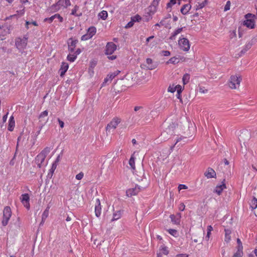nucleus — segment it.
I'll return each mask as SVG.
<instances>
[{
	"label": "nucleus",
	"instance_id": "33",
	"mask_svg": "<svg viewBox=\"0 0 257 257\" xmlns=\"http://www.w3.org/2000/svg\"><path fill=\"white\" fill-rule=\"evenodd\" d=\"M160 250L165 255H167L169 253V250L167 247L164 246V245L161 246Z\"/></svg>",
	"mask_w": 257,
	"mask_h": 257
},
{
	"label": "nucleus",
	"instance_id": "14",
	"mask_svg": "<svg viewBox=\"0 0 257 257\" xmlns=\"http://www.w3.org/2000/svg\"><path fill=\"white\" fill-rule=\"evenodd\" d=\"M101 207L100 205V202L99 199L96 200V204L95 206V213L97 217H99L101 214Z\"/></svg>",
	"mask_w": 257,
	"mask_h": 257
},
{
	"label": "nucleus",
	"instance_id": "8",
	"mask_svg": "<svg viewBox=\"0 0 257 257\" xmlns=\"http://www.w3.org/2000/svg\"><path fill=\"white\" fill-rule=\"evenodd\" d=\"M116 49V45L112 42H109L106 46L105 54L110 55L112 54Z\"/></svg>",
	"mask_w": 257,
	"mask_h": 257
},
{
	"label": "nucleus",
	"instance_id": "10",
	"mask_svg": "<svg viewBox=\"0 0 257 257\" xmlns=\"http://www.w3.org/2000/svg\"><path fill=\"white\" fill-rule=\"evenodd\" d=\"M140 190V187L137 185L134 188L127 190L126 191V195L128 197H131L133 195H136L139 192Z\"/></svg>",
	"mask_w": 257,
	"mask_h": 257
},
{
	"label": "nucleus",
	"instance_id": "25",
	"mask_svg": "<svg viewBox=\"0 0 257 257\" xmlns=\"http://www.w3.org/2000/svg\"><path fill=\"white\" fill-rule=\"evenodd\" d=\"M29 196L28 194H24L22 195L21 198V201L23 204L27 203L29 201Z\"/></svg>",
	"mask_w": 257,
	"mask_h": 257
},
{
	"label": "nucleus",
	"instance_id": "44",
	"mask_svg": "<svg viewBox=\"0 0 257 257\" xmlns=\"http://www.w3.org/2000/svg\"><path fill=\"white\" fill-rule=\"evenodd\" d=\"M48 114V112L47 110H45L43 111L40 115L39 118L42 119L43 117L47 116Z\"/></svg>",
	"mask_w": 257,
	"mask_h": 257
},
{
	"label": "nucleus",
	"instance_id": "51",
	"mask_svg": "<svg viewBox=\"0 0 257 257\" xmlns=\"http://www.w3.org/2000/svg\"><path fill=\"white\" fill-rule=\"evenodd\" d=\"M134 24V22H133V20H131V21L128 22L127 25L125 26V28H130L133 26Z\"/></svg>",
	"mask_w": 257,
	"mask_h": 257
},
{
	"label": "nucleus",
	"instance_id": "35",
	"mask_svg": "<svg viewBox=\"0 0 257 257\" xmlns=\"http://www.w3.org/2000/svg\"><path fill=\"white\" fill-rule=\"evenodd\" d=\"M135 158L132 156L129 160V165L131 166V168L133 170L135 169Z\"/></svg>",
	"mask_w": 257,
	"mask_h": 257
},
{
	"label": "nucleus",
	"instance_id": "12",
	"mask_svg": "<svg viewBox=\"0 0 257 257\" xmlns=\"http://www.w3.org/2000/svg\"><path fill=\"white\" fill-rule=\"evenodd\" d=\"M78 42L77 40H73L70 39L68 42V50L70 53H73Z\"/></svg>",
	"mask_w": 257,
	"mask_h": 257
},
{
	"label": "nucleus",
	"instance_id": "4",
	"mask_svg": "<svg viewBox=\"0 0 257 257\" xmlns=\"http://www.w3.org/2000/svg\"><path fill=\"white\" fill-rule=\"evenodd\" d=\"M28 37H24L23 38H18L16 40L15 45L20 50H24L27 45Z\"/></svg>",
	"mask_w": 257,
	"mask_h": 257
},
{
	"label": "nucleus",
	"instance_id": "15",
	"mask_svg": "<svg viewBox=\"0 0 257 257\" xmlns=\"http://www.w3.org/2000/svg\"><path fill=\"white\" fill-rule=\"evenodd\" d=\"M204 175L207 178H214L216 177V172L213 169L208 168L207 170L204 173Z\"/></svg>",
	"mask_w": 257,
	"mask_h": 257
},
{
	"label": "nucleus",
	"instance_id": "57",
	"mask_svg": "<svg viewBox=\"0 0 257 257\" xmlns=\"http://www.w3.org/2000/svg\"><path fill=\"white\" fill-rule=\"evenodd\" d=\"M162 53L165 56H168L170 55V52L169 51H162Z\"/></svg>",
	"mask_w": 257,
	"mask_h": 257
},
{
	"label": "nucleus",
	"instance_id": "56",
	"mask_svg": "<svg viewBox=\"0 0 257 257\" xmlns=\"http://www.w3.org/2000/svg\"><path fill=\"white\" fill-rule=\"evenodd\" d=\"M58 121L59 122V124L60 125V126L61 127V128H63L64 127V122L61 120L60 118H58Z\"/></svg>",
	"mask_w": 257,
	"mask_h": 257
},
{
	"label": "nucleus",
	"instance_id": "55",
	"mask_svg": "<svg viewBox=\"0 0 257 257\" xmlns=\"http://www.w3.org/2000/svg\"><path fill=\"white\" fill-rule=\"evenodd\" d=\"M31 24L34 26H37V24L36 22H35V21H34L32 23H31L30 22H26V27H27V29H28V28H29L28 25L30 24Z\"/></svg>",
	"mask_w": 257,
	"mask_h": 257
},
{
	"label": "nucleus",
	"instance_id": "21",
	"mask_svg": "<svg viewBox=\"0 0 257 257\" xmlns=\"http://www.w3.org/2000/svg\"><path fill=\"white\" fill-rule=\"evenodd\" d=\"M191 6L189 4H185L181 9V12L183 15H186L191 9Z\"/></svg>",
	"mask_w": 257,
	"mask_h": 257
},
{
	"label": "nucleus",
	"instance_id": "23",
	"mask_svg": "<svg viewBox=\"0 0 257 257\" xmlns=\"http://www.w3.org/2000/svg\"><path fill=\"white\" fill-rule=\"evenodd\" d=\"M243 247H237V251L236 252H235L233 255L232 257H241L243 255V251H242Z\"/></svg>",
	"mask_w": 257,
	"mask_h": 257
},
{
	"label": "nucleus",
	"instance_id": "58",
	"mask_svg": "<svg viewBox=\"0 0 257 257\" xmlns=\"http://www.w3.org/2000/svg\"><path fill=\"white\" fill-rule=\"evenodd\" d=\"M64 3H65V6H64L65 8H67L68 6H69L71 5V2H70V0H65Z\"/></svg>",
	"mask_w": 257,
	"mask_h": 257
},
{
	"label": "nucleus",
	"instance_id": "41",
	"mask_svg": "<svg viewBox=\"0 0 257 257\" xmlns=\"http://www.w3.org/2000/svg\"><path fill=\"white\" fill-rule=\"evenodd\" d=\"M49 214V211L48 209H46L43 213L42 215V218L43 220H46V219L48 216Z\"/></svg>",
	"mask_w": 257,
	"mask_h": 257
},
{
	"label": "nucleus",
	"instance_id": "48",
	"mask_svg": "<svg viewBox=\"0 0 257 257\" xmlns=\"http://www.w3.org/2000/svg\"><path fill=\"white\" fill-rule=\"evenodd\" d=\"M89 36H90L89 35V34L87 33L86 34L84 35L81 37V40L83 41H85L89 39H90L91 37H89Z\"/></svg>",
	"mask_w": 257,
	"mask_h": 257
},
{
	"label": "nucleus",
	"instance_id": "60",
	"mask_svg": "<svg viewBox=\"0 0 257 257\" xmlns=\"http://www.w3.org/2000/svg\"><path fill=\"white\" fill-rule=\"evenodd\" d=\"M165 25L164 24V20H162L159 23H157L155 26H159V27H160V26H163Z\"/></svg>",
	"mask_w": 257,
	"mask_h": 257
},
{
	"label": "nucleus",
	"instance_id": "62",
	"mask_svg": "<svg viewBox=\"0 0 257 257\" xmlns=\"http://www.w3.org/2000/svg\"><path fill=\"white\" fill-rule=\"evenodd\" d=\"M8 112L6 114L4 115L3 117V122L4 123L6 121L8 117Z\"/></svg>",
	"mask_w": 257,
	"mask_h": 257
},
{
	"label": "nucleus",
	"instance_id": "45",
	"mask_svg": "<svg viewBox=\"0 0 257 257\" xmlns=\"http://www.w3.org/2000/svg\"><path fill=\"white\" fill-rule=\"evenodd\" d=\"M230 4H231V3L229 1H228L226 2V4L225 6L224 9V11H227L230 9Z\"/></svg>",
	"mask_w": 257,
	"mask_h": 257
},
{
	"label": "nucleus",
	"instance_id": "26",
	"mask_svg": "<svg viewBox=\"0 0 257 257\" xmlns=\"http://www.w3.org/2000/svg\"><path fill=\"white\" fill-rule=\"evenodd\" d=\"M183 30V28H178L177 30H176L173 33H172L171 36L170 37V39L171 40H174L175 37L180 33Z\"/></svg>",
	"mask_w": 257,
	"mask_h": 257
},
{
	"label": "nucleus",
	"instance_id": "39",
	"mask_svg": "<svg viewBox=\"0 0 257 257\" xmlns=\"http://www.w3.org/2000/svg\"><path fill=\"white\" fill-rule=\"evenodd\" d=\"M168 231L170 234L176 237L178 235V232L176 229H169V230H168Z\"/></svg>",
	"mask_w": 257,
	"mask_h": 257
},
{
	"label": "nucleus",
	"instance_id": "28",
	"mask_svg": "<svg viewBox=\"0 0 257 257\" xmlns=\"http://www.w3.org/2000/svg\"><path fill=\"white\" fill-rule=\"evenodd\" d=\"M96 33V29L94 27H90L88 29L87 34L90 36L89 37L92 38Z\"/></svg>",
	"mask_w": 257,
	"mask_h": 257
},
{
	"label": "nucleus",
	"instance_id": "36",
	"mask_svg": "<svg viewBox=\"0 0 257 257\" xmlns=\"http://www.w3.org/2000/svg\"><path fill=\"white\" fill-rule=\"evenodd\" d=\"M76 55H74V54H69L68 56H67V60L68 61H69L70 62H74L75 61V60L76 59Z\"/></svg>",
	"mask_w": 257,
	"mask_h": 257
},
{
	"label": "nucleus",
	"instance_id": "1",
	"mask_svg": "<svg viewBox=\"0 0 257 257\" xmlns=\"http://www.w3.org/2000/svg\"><path fill=\"white\" fill-rule=\"evenodd\" d=\"M176 124L172 122L165 130L161 133L160 137V140L162 141H166L168 140L170 137L173 135L174 133V130L176 128Z\"/></svg>",
	"mask_w": 257,
	"mask_h": 257
},
{
	"label": "nucleus",
	"instance_id": "31",
	"mask_svg": "<svg viewBox=\"0 0 257 257\" xmlns=\"http://www.w3.org/2000/svg\"><path fill=\"white\" fill-rule=\"evenodd\" d=\"M120 211H117L116 213H114L113 215V218L111 219V221H114L117 220L121 217Z\"/></svg>",
	"mask_w": 257,
	"mask_h": 257
},
{
	"label": "nucleus",
	"instance_id": "6",
	"mask_svg": "<svg viewBox=\"0 0 257 257\" xmlns=\"http://www.w3.org/2000/svg\"><path fill=\"white\" fill-rule=\"evenodd\" d=\"M257 42V38H253L250 41L246 43L243 48V49L240 51L239 56L245 54L249 49H250L251 46Z\"/></svg>",
	"mask_w": 257,
	"mask_h": 257
},
{
	"label": "nucleus",
	"instance_id": "34",
	"mask_svg": "<svg viewBox=\"0 0 257 257\" xmlns=\"http://www.w3.org/2000/svg\"><path fill=\"white\" fill-rule=\"evenodd\" d=\"M120 73V71L116 70L114 71V72L109 74L108 75V77H109V79L110 80H112L113 78H114L116 76H117L119 73Z\"/></svg>",
	"mask_w": 257,
	"mask_h": 257
},
{
	"label": "nucleus",
	"instance_id": "42",
	"mask_svg": "<svg viewBox=\"0 0 257 257\" xmlns=\"http://www.w3.org/2000/svg\"><path fill=\"white\" fill-rule=\"evenodd\" d=\"M56 19V14L51 16L50 18H45L44 20V22H49V23H51L53 22V21Z\"/></svg>",
	"mask_w": 257,
	"mask_h": 257
},
{
	"label": "nucleus",
	"instance_id": "9",
	"mask_svg": "<svg viewBox=\"0 0 257 257\" xmlns=\"http://www.w3.org/2000/svg\"><path fill=\"white\" fill-rule=\"evenodd\" d=\"M208 3V0H196L195 2L196 10L201 9L204 8Z\"/></svg>",
	"mask_w": 257,
	"mask_h": 257
},
{
	"label": "nucleus",
	"instance_id": "11",
	"mask_svg": "<svg viewBox=\"0 0 257 257\" xmlns=\"http://www.w3.org/2000/svg\"><path fill=\"white\" fill-rule=\"evenodd\" d=\"M65 6V3L64 0H59L56 4H54L52 6L51 9L52 11H58L60 7Z\"/></svg>",
	"mask_w": 257,
	"mask_h": 257
},
{
	"label": "nucleus",
	"instance_id": "59",
	"mask_svg": "<svg viewBox=\"0 0 257 257\" xmlns=\"http://www.w3.org/2000/svg\"><path fill=\"white\" fill-rule=\"evenodd\" d=\"M237 247H239L240 248V247H243L241 241V240H240V239L239 238H237Z\"/></svg>",
	"mask_w": 257,
	"mask_h": 257
},
{
	"label": "nucleus",
	"instance_id": "16",
	"mask_svg": "<svg viewBox=\"0 0 257 257\" xmlns=\"http://www.w3.org/2000/svg\"><path fill=\"white\" fill-rule=\"evenodd\" d=\"M146 63V67L149 70H153L157 66V63H153V60L151 58L147 59Z\"/></svg>",
	"mask_w": 257,
	"mask_h": 257
},
{
	"label": "nucleus",
	"instance_id": "32",
	"mask_svg": "<svg viewBox=\"0 0 257 257\" xmlns=\"http://www.w3.org/2000/svg\"><path fill=\"white\" fill-rule=\"evenodd\" d=\"M189 79H190V75L188 73L185 74L182 78V81H183V84L184 85L186 84L189 82Z\"/></svg>",
	"mask_w": 257,
	"mask_h": 257
},
{
	"label": "nucleus",
	"instance_id": "63",
	"mask_svg": "<svg viewBox=\"0 0 257 257\" xmlns=\"http://www.w3.org/2000/svg\"><path fill=\"white\" fill-rule=\"evenodd\" d=\"M107 58L109 59V60H113L114 59H116V56L115 55H112V56H108Z\"/></svg>",
	"mask_w": 257,
	"mask_h": 257
},
{
	"label": "nucleus",
	"instance_id": "50",
	"mask_svg": "<svg viewBox=\"0 0 257 257\" xmlns=\"http://www.w3.org/2000/svg\"><path fill=\"white\" fill-rule=\"evenodd\" d=\"M84 174L82 172H80L76 176V179L77 180H81L83 178Z\"/></svg>",
	"mask_w": 257,
	"mask_h": 257
},
{
	"label": "nucleus",
	"instance_id": "7",
	"mask_svg": "<svg viewBox=\"0 0 257 257\" xmlns=\"http://www.w3.org/2000/svg\"><path fill=\"white\" fill-rule=\"evenodd\" d=\"M120 122V119L118 118H113L112 121L107 124L106 131L110 132L111 130L115 129Z\"/></svg>",
	"mask_w": 257,
	"mask_h": 257
},
{
	"label": "nucleus",
	"instance_id": "38",
	"mask_svg": "<svg viewBox=\"0 0 257 257\" xmlns=\"http://www.w3.org/2000/svg\"><path fill=\"white\" fill-rule=\"evenodd\" d=\"M50 152V148L46 147L40 153V154L44 155L45 157H46V156Z\"/></svg>",
	"mask_w": 257,
	"mask_h": 257
},
{
	"label": "nucleus",
	"instance_id": "46",
	"mask_svg": "<svg viewBox=\"0 0 257 257\" xmlns=\"http://www.w3.org/2000/svg\"><path fill=\"white\" fill-rule=\"evenodd\" d=\"M176 90L177 91V93H178V95H180V93L182 92V87L180 85H177L175 87Z\"/></svg>",
	"mask_w": 257,
	"mask_h": 257
},
{
	"label": "nucleus",
	"instance_id": "64",
	"mask_svg": "<svg viewBox=\"0 0 257 257\" xmlns=\"http://www.w3.org/2000/svg\"><path fill=\"white\" fill-rule=\"evenodd\" d=\"M81 50L80 49L78 48L76 50V51L74 52V54L76 55V56L77 55H79L81 53Z\"/></svg>",
	"mask_w": 257,
	"mask_h": 257
},
{
	"label": "nucleus",
	"instance_id": "24",
	"mask_svg": "<svg viewBox=\"0 0 257 257\" xmlns=\"http://www.w3.org/2000/svg\"><path fill=\"white\" fill-rule=\"evenodd\" d=\"M249 204L252 209H255L257 207V199L254 197L250 201Z\"/></svg>",
	"mask_w": 257,
	"mask_h": 257
},
{
	"label": "nucleus",
	"instance_id": "54",
	"mask_svg": "<svg viewBox=\"0 0 257 257\" xmlns=\"http://www.w3.org/2000/svg\"><path fill=\"white\" fill-rule=\"evenodd\" d=\"M168 90L169 92H171L173 93L176 91V88H175V87H174L173 86H170L168 87Z\"/></svg>",
	"mask_w": 257,
	"mask_h": 257
},
{
	"label": "nucleus",
	"instance_id": "27",
	"mask_svg": "<svg viewBox=\"0 0 257 257\" xmlns=\"http://www.w3.org/2000/svg\"><path fill=\"white\" fill-rule=\"evenodd\" d=\"M225 241L226 242H228L230 240V234L231 233V231L230 230L228 229H225Z\"/></svg>",
	"mask_w": 257,
	"mask_h": 257
},
{
	"label": "nucleus",
	"instance_id": "17",
	"mask_svg": "<svg viewBox=\"0 0 257 257\" xmlns=\"http://www.w3.org/2000/svg\"><path fill=\"white\" fill-rule=\"evenodd\" d=\"M187 142V138L186 137H180L179 138H178L176 142V143L175 144V145L172 147V148H174L175 147V146L176 145H177L179 143H180L179 144V145H178V147L180 146H182L183 145H184L185 143H186Z\"/></svg>",
	"mask_w": 257,
	"mask_h": 257
},
{
	"label": "nucleus",
	"instance_id": "61",
	"mask_svg": "<svg viewBox=\"0 0 257 257\" xmlns=\"http://www.w3.org/2000/svg\"><path fill=\"white\" fill-rule=\"evenodd\" d=\"M56 18L58 19L60 22H63V19L59 14H56Z\"/></svg>",
	"mask_w": 257,
	"mask_h": 257
},
{
	"label": "nucleus",
	"instance_id": "18",
	"mask_svg": "<svg viewBox=\"0 0 257 257\" xmlns=\"http://www.w3.org/2000/svg\"><path fill=\"white\" fill-rule=\"evenodd\" d=\"M225 188H226V185L225 183L223 182H222V184L217 185L216 187V188L214 190V192L219 195L222 193L223 190Z\"/></svg>",
	"mask_w": 257,
	"mask_h": 257
},
{
	"label": "nucleus",
	"instance_id": "53",
	"mask_svg": "<svg viewBox=\"0 0 257 257\" xmlns=\"http://www.w3.org/2000/svg\"><path fill=\"white\" fill-rule=\"evenodd\" d=\"M185 205L183 203H181L179 206V209L180 211H183L185 209Z\"/></svg>",
	"mask_w": 257,
	"mask_h": 257
},
{
	"label": "nucleus",
	"instance_id": "37",
	"mask_svg": "<svg viewBox=\"0 0 257 257\" xmlns=\"http://www.w3.org/2000/svg\"><path fill=\"white\" fill-rule=\"evenodd\" d=\"M170 217L172 222H173L174 224H178L179 223L178 218H177V216H176L175 215L172 214L170 215Z\"/></svg>",
	"mask_w": 257,
	"mask_h": 257
},
{
	"label": "nucleus",
	"instance_id": "40",
	"mask_svg": "<svg viewBox=\"0 0 257 257\" xmlns=\"http://www.w3.org/2000/svg\"><path fill=\"white\" fill-rule=\"evenodd\" d=\"M132 20H133V22H139L140 20H141L142 18L139 15H137L131 18Z\"/></svg>",
	"mask_w": 257,
	"mask_h": 257
},
{
	"label": "nucleus",
	"instance_id": "20",
	"mask_svg": "<svg viewBox=\"0 0 257 257\" xmlns=\"http://www.w3.org/2000/svg\"><path fill=\"white\" fill-rule=\"evenodd\" d=\"M15 126V121L13 116H11L9 121L8 129L9 131H13Z\"/></svg>",
	"mask_w": 257,
	"mask_h": 257
},
{
	"label": "nucleus",
	"instance_id": "52",
	"mask_svg": "<svg viewBox=\"0 0 257 257\" xmlns=\"http://www.w3.org/2000/svg\"><path fill=\"white\" fill-rule=\"evenodd\" d=\"M187 188H188L187 186L184 184H180L178 186V189L179 191L182 189H186Z\"/></svg>",
	"mask_w": 257,
	"mask_h": 257
},
{
	"label": "nucleus",
	"instance_id": "22",
	"mask_svg": "<svg viewBox=\"0 0 257 257\" xmlns=\"http://www.w3.org/2000/svg\"><path fill=\"white\" fill-rule=\"evenodd\" d=\"M68 68V64L66 63H63L60 69V76H63Z\"/></svg>",
	"mask_w": 257,
	"mask_h": 257
},
{
	"label": "nucleus",
	"instance_id": "47",
	"mask_svg": "<svg viewBox=\"0 0 257 257\" xmlns=\"http://www.w3.org/2000/svg\"><path fill=\"white\" fill-rule=\"evenodd\" d=\"M255 16L254 15H252L251 14L248 13L245 15V18L246 20L251 19V18H255Z\"/></svg>",
	"mask_w": 257,
	"mask_h": 257
},
{
	"label": "nucleus",
	"instance_id": "49",
	"mask_svg": "<svg viewBox=\"0 0 257 257\" xmlns=\"http://www.w3.org/2000/svg\"><path fill=\"white\" fill-rule=\"evenodd\" d=\"M79 7L77 6H75L74 8L72 10L71 15L76 16V12L78 10Z\"/></svg>",
	"mask_w": 257,
	"mask_h": 257
},
{
	"label": "nucleus",
	"instance_id": "43",
	"mask_svg": "<svg viewBox=\"0 0 257 257\" xmlns=\"http://www.w3.org/2000/svg\"><path fill=\"white\" fill-rule=\"evenodd\" d=\"M161 0H153L152 4H151V6H150V7L152 8V7H154V9H155L156 8V7L159 4V2Z\"/></svg>",
	"mask_w": 257,
	"mask_h": 257
},
{
	"label": "nucleus",
	"instance_id": "5",
	"mask_svg": "<svg viewBox=\"0 0 257 257\" xmlns=\"http://www.w3.org/2000/svg\"><path fill=\"white\" fill-rule=\"evenodd\" d=\"M178 44L181 49L184 51H188L190 49L189 41L186 38H183L180 39L178 41Z\"/></svg>",
	"mask_w": 257,
	"mask_h": 257
},
{
	"label": "nucleus",
	"instance_id": "13",
	"mask_svg": "<svg viewBox=\"0 0 257 257\" xmlns=\"http://www.w3.org/2000/svg\"><path fill=\"white\" fill-rule=\"evenodd\" d=\"M46 157L44 155L39 154L35 159V162L39 168H41V165L44 162Z\"/></svg>",
	"mask_w": 257,
	"mask_h": 257
},
{
	"label": "nucleus",
	"instance_id": "30",
	"mask_svg": "<svg viewBox=\"0 0 257 257\" xmlns=\"http://www.w3.org/2000/svg\"><path fill=\"white\" fill-rule=\"evenodd\" d=\"M179 62V60L178 58H176V57H172L167 62V64H169V63H172V64H177Z\"/></svg>",
	"mask_w": 257,
	"mask_h": 257
},
{
	"label": "nucleus",
	"instance_id": "19",
	"mask_svg": "<svg viewBox=\"0 0 257 257\" xmlns=\"http://www.w3.org/2000/svg\"><path fill=\"white\" fill-rule=\"evenodd\" d=\"M243 25L248 28L253 29L254 27V21L252 19L246 20L243 22Z\"/></svg>",
	"mask_w": 257,
	"mask_h": 257
},
{
	"label": "nucleus",
	"instance_id": "3",
	"mask_svg": "<svg viewBox=\"0 0 257 257\" xmlns=\"http://www.w3.org/2000/svg\"><path fill=\"white\" fill-rule=\"evenodd\" d=\"M12 215L11 208L9 206L5 207L3 211V219L2 221V225L6 226L9 222Z\"/></svg>",
	"mask_w": 257,
	"mask_h": 257
},
{
	"label": "nucleus",
	"instance_id": "2",
	"mask_svg": "<svg viewBox=\"0 0 257 257\" xmlns=\"http://www.w3.org/2000/svg\"><path fill=\"white\" fill-rule=\"evenodd\" d=\"M241 79V77L240 76H231L228 83L229 87L232 89L237 88L239 86Z\"/></svg>",
	"mask_w": 257,
	"mask_h": 257
},
{
	"label": "nucleus",
	"instance_id": "29",
	"mask_svg": "<svg viewBox=\"0 0 257 257\" xmlns=\"http://www.w3.org/2000/svg\"><path fill=\"white\" fill-rule=\"evenodd\" d=\"M107 16V12L106 11H102L98 14V17L103 20H105Z\"/></svg>",
	"mask_w": 257,
	"mask_h": 257
}]
</instances>
